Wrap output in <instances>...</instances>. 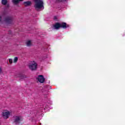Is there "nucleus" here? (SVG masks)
Returning <instances> with one entry per match:
<instances>
[{
  "mask_svg": "<svg viewBox=\"0 0 125 125\" xmlns=\"http://www.w3.org/2000/svg\"><path fill=\"white\" fill-rule=\"evenodd\" d=\"M35 4L34 7L35 9L38 10V9H41L42 8L43 9L44 7H43V1L42 0H34Z\"/></svg>",
  "mask_w": 125,
  "mask_h": 125,
  "instance_id": "nucleus-1",
  "label": "nucleus"
},
{
  "mask_svg": "<svg viewBox=\"0 0 125 125\" xmlns=\"http://www.w3.org/2000/svg\"><path fill=\"white\" fill-rule=\"evenodd\" d=\"M22 117L21 116H15L13 118V121L15 125H19L20 124V122L22 121Z\"/></svg>",
  "mask_w": 125,
  "mask_h": 125,
  "instance_id": "nucleus-2",
  "label": "nucleus"
},
{
  "mask_svg": "<svg viewBox=\"0 0 125 125\" xmlns=\"http://www.w3.org/2000/svg\"><path fill=\"white\" fill-rule=\"evenodd\" d=\"M28 66L30 70L32 71H35V70H37L38 64L35 62H31L29 63Z\"/></svg>",
  "mask_w": 125,
  "mask_h": 125,
  "instance_id": "nucleus-3",
  "label": "nucleus"
},
{
  "mask_svg": "<svg viewBox=\"0 0 125 125\" xmlns=\"http://www.w3.org/2000/svg\"><path fill=\"white\" fill-rule=\"evenodd\" d=\"M10 114H11V111L8 110H5L2 112V116L4 119H8L10 116Z\"/></svg>",
  "mask_w": 125,
  "mask_h": 125,
  "instance_id": "nucleus-4",
  "label": "nucleus"
},
{
  "mask_svg": "<svg viewBox=\"0 0 125 125\" xmlns=\"http://www.w3.org/2000/svg\"><path fill=\"white\" fill-rule=\"evenodd\" d=\"M37 80L39 83H43L45 79H44V77H43V76L39 75L37 78Z\"/></svg>",
  "mask_w": 125,
  "mask_h": 125,
  "instance_id": "nucleus-5",
  "label": "nucleus"
},
{
  "mask_svg": "<svg viewBox=\"0 0 125 125\" xmlns=\"http://www.w3.org/2000/svg\"><path fill=\"white\" fill-rule=\"evenodd\" d=\"M60 28H62V29H66V28H68L70 27L69 24H67L66 22H62L60 23Z\"/></svg>",
  "mask_w": 125,
  "mask_h": 125,
  "instance_id": "nucleus-6",
  "label": "nucleus"
},
{
  "mask_svg": "<svg viewBox=\"0 0 125 125\" xmlns=\"http://www.w3.org/2000/svg\"><path fill=\"white\" fill-rule=\"evenodd\" d=\"M53 27L55 30H59L60 29V23L56 22L54 24Z\"/></svg>",
  "mask_w": 125,
  "mask_h": 125,
  "instance_id": "nucleus-7",
  "label": "nucleus"
},
{
  "mask_svg": "<svg viewBox=\"0 0 125 125\" xmlns=\"http://www.w3.org/2000/svg\"><path fill=\"white\" fill-rule=\"evenodd\" d=\"M5 21L8 24H11L12 22V17H8L5 19Z\"/></svg>",
  "mask_w": 125,
  "mask_h": 125,
  "instance_id": "nucleus-8",
  "label": "nucleus"
},
{
  "mask_svg": "<svg viewBox=\"0 0 125 125\" xmlns=\"http://www.w3.org/2000/svg\"><path fill=\"white\" fill-rule=\"evenodd\" d=\"M24 6H30L32 4V2L31 1H27L23 2Z\"/></svg>",
  "mask_w": 125,
  "mask_h": 125,
  "instance_id": "nucleus-9",
  "label": "nucleus"
},
{
  "mask_svg": "<svg viewBox=\"0 0 125 125\" xmlns=\"http://www.w3.org/2000/svg\"><path fill=\"white\" fill-rule=\"evenodd\" d=\"M23 0H12L14 4H18L19 1H22Z\"/></svg>",
  "mask_w": 125,
  "mask_h": 125,
  "instance_id": "nucleus-10",
  "label": "nucleus"
},
{
  "mask_svg": "<svg viewBox=\"0 0 125 125\" xmlns=\"http://www.w3.org/2000/svg\"><path fill=\"white\" fill-rule=\"evenodd\" d=\"M26 45L27 46H31L32 45V42L31 41H28L26 42Z\"/></svg>",
  "mask_w": 125,
  "mask_h": 125,
  "instance_id": "nucleus-11",
  "label": "nucleus"
},
{
  "mask_svg": "<svg viewBox=\"0 0 125 125\" xmlns=\"http://www.w3.org/2000/svg\"><path fill=\"white\" fill-rule=\"evenodd\" d=\"M66 1V0H56V3H60V2H63Z\"/></svg>",
  "mask_w": 125,
  "mask_h": 125,
  "instance_id": "nucleus-12",
  "label": "nucleus"
},
{
  "mask_svg": "<svg viewBox=\"0 0 125 125\" xmlns=\"http://www.w3.org/2000/svg\"><path fill=\"white\" fill-rule=\"evenodd\" d=\"M1 3L3 5H6V4L7 3V0H2Z\"/></svg>",
  "mask_w": 125,
  "mask_h": 125,
  "instance_id": "nucleus-13",
  "label": "nucleus"
},
{
  "mask_svg": "<svg viewBox=\"0 0 125 125\" xmlns=\"http://www.w3.org/2000/svg\"><path fill=\"white\" fill-rule=\"evenodd\" d=\"M17 61H18V58L15 57L14 60V63H16V62H17Z\"/></svg>",
  "mask_w": 125,
  "mask_h": 125,
  "instance_id": "nucleus-14",
  "label": "nucleus"
},
{
  "mask_svg": "<svg viewBox=\"0 0 125 125\" xmlns=\"http://www.w3.org/2000/svg\"><path fill=\"white\" fill-rule=\"evenodd\" d=\"M9 62L10 64H12V59H9Z\"/></svg>",
  "mask_w": 125,
  "mask_h": 125,
  "instance_id": "nucleus-15",
  "label": "nucleus"
},
{
  "mask_svg": "<svg viewBox=\"0 0 125 125\" xmlns=\"http://www.w3.org/2000/svg\"><path fill=\"white\" fill-rule=\"evenodd\" d=\"M54 20H57V17H54Z\"/></svg>",
  "mask_w": 125,
  "mask_h": 125,
  "instance_id": "nucleus-16",
  "label": "nucleus"
},
{
  "mask_svg": "<svg viewBox=\"0 0 125 125\" xmlns=\"http://www.w3.org/2000/svg\"><path fill=\"white\" fill-rule=\"evenodd\" d=\"M0 73H1V68H0Z\"/></svg>",
  "mask_w": 125,
  "mask_h": 125,
  "instance_id": "nucleus-17",
  "label": "nucleus"
},
{
  "mask_svg": "<svg viewBox=\"0 0 125 125\" xmlns=\"http://www.w3.org/2000/svg\"><path fill=\"white\" fill-rule=\"evenodd\" d=\"M1 20V17H0V21Z\"/></svg>",
  "mask_w": 125,
  "mask_h": 125,
  "instance_id": "nucleus-18",
  "label": "nucleus"
}]
</instances>
